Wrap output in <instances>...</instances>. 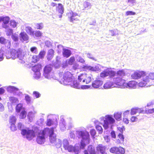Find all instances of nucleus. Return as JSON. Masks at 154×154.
Instances as JSON below:
<instances>
[{"label":"nucleus","instance_id":"obj_1","mask_svg":"<svg viewBox=\"0 0 154 154\" xmlns=\"http://www.w3.org/2000/svg\"><path fill=\"white\" fill-rule=\"evenodd\" d=\"M59 76L60 82L64 85H71L74 79L73 75L69 71L60 73Z\"/></svg>","mask_w":154,"mask_h":154},{"label":"nucleus","instance_id":"obj_2","mask_svg":"<svg viewBox=\"0 0 154 154\" xmlns=\"http://www.w3.org/2000/svg\"><path fill=\"white\" fill-rule=\"evenodd\" d=\"M26 54L22 52L20 48L17 50L11 48L10 49V51L6 54V57L8 58H12L14 59L17 57L20 60H22L26 57Z\"/></svg>","mask_w":154,"mask_h":154},{"label":"nucleus","instance_id":"obj_3","mask_svg":"<svg viewBox=\"0 0 154 154\" xmlns=\"http://www.w3.org/2000/svg\"><path fill=\"white\" fill-rule=\"evenodd\" d=\"M63 145L64 149L69 152H73L75 154H78L80 152V150L78 147L69 145V142L67 140L64 139L63 140Z\"/></svg>","mask_w":154,"mask_h":154},{"label":"nucleus","instance_id":"obj_4","mask_svg":"<svg viewBox=\"0 0 154 154\" xmlns=\"http://www.w3.org/2000/svg\"><path fill=\"white\" fill-rule=\"evenodd\" d=\"M21 134L25 136L29 140H32L35 136L34 131L28 129L22 130Z\"/></svg>","mask_w":154,"mask_h":154},{"label":"nucleus","instance_id":"obj_5","mask_svg":"<svg viewBox=\"0 0 154 154\" xmlns=\"http://www.w3.org/2000/svg\"><path fill=\"white\" fill-rule=\"evenodd\" d=\"M77 134L79 136L82 138V140L86 141L87 143H90V135L88 132L86 131H80L77 132Z\"/></svg>","mask_w":154,"mask_h":154},{"label":"nucleus","instance_id":"obj_6","mask_svg":"<svg viewBox=\"0 0 154 154\" xmlns=\"http://www.w3.org/2000/svg\"><path fill=\"white\" fill-rule=\"evenodd\" d=\"M116 74V72L114 71L106 69L100 73V76L102 78H104L108 76L110 78H112L114 77Z\"/></svg>","mask_w":154,"mask_h":154},{"label":"nucleus","instance_id":"obj_7","mask_svg":"<svg viewBox=\"0 0 154 154\" xmlns=\"http://www.w3.org/2000/svg\"><path fill=\"white\" fill-rule=\"evenodd\" d=\"M109 151L111 152L116 154H124L125 153L124 149L121 146L113 147L110 149Z\"/></svg>","mask_w":154,"mask_h":154},{"label":"nucleus","instance_id":"obj_8","mask_svg":"<svg viewBox=\"0 0 154 154\" xmlns=\"http://www.w3.org/2000/svg\"><path fill=\"white\" fill-rule=\"evenodd\" d=\"M151 82L148 76L146 75V73L145 72V75L142 77L141 81L139 83L138 85L139 86L143 87L145 86L147 84H150Z\"/></svg>","mask_w":154,"mask_h":154},{"label":"nucleus","instance_id":"obj_9","mask_svg":"<svg viewBox=\"0 0 154 154\" xmlns=\"http://www.w3.org/2000/svg\"><path fill=\"white\" fill-rule=\"evenodd\" d=\"M145 75V72L143 71H138L132 74L131 77L132 79H136L142 78Z\"/></svg>","mask_w":154,"mask_h":154},{"label":"nucleus","instance_id":"obj_10","mask_svg":"<svg viewBox=\"0 0 154 154\" xmlns=\"http://www.w3.org/2000/svg\"><path fill=\"white\" fill-rule=\"evenodd\" d=\"M125 81L120 77H116L113 79V83L116 85L124 88Z\"/></svg>","mask_w":154,"mask_h":154},{"label":"nucleus","instance_id":"obj_11","mask_svg":"<svg viewBox=\"0 0 154 154\" xmlns=\"http://www.w3.org/2000/svg\"><path fill=\"white\" fill-rule=\"evenodd\" d=\"M67 16L71 22H73L74 21L78 20L79 16L78 14L76 13H74L71 11L67 14Z\"/></svg>","mask_w":154,"mask_h":154},{"label":"nucleus","instance_id":"obj_12","mask_svg":"<svg viewBox=\"0 0 154 154\" xmlns=\"http://www.w3.org/2000/svg\"><path fill=\"white\" fill-rule=\"evenodd\" d=\"M45 135H44L42 131L38 133V134L36 138L37 143L39 144H42L45 141Z\"/></svg>","mask_w":154,"mask_h":154},{"label":"nucleus","instance_id":"obj_13","mask_svg":"<svg viewBox=\"0 0 154 154\" xmlns=\"http://www.w3.org/2000/svg\"><path fill=\"white\" fill-rule=\"evenodd\" d=\"M16 121V117L14 116H11L9 118V123L11 124L10 128L12 131L16 130V127L15 126V124Z\"/></svg>","mask_w":154,"mask_h":154},{"label":"nucleus","instance_id":"obj_14","mask_svg":"<svg viewBox=\"0 0 154 154\" xmlns=\"http://www.w3.org/2000/svg\"><path fill=\"white\" fill-rule=\"evenodd\" d=\"M84 154H97L94 147L92 145H89L87 147V149L84 151Z\"/></svg>","mask_w":154,"mask_h":154},{"label":"nucleus","instance_id":"obj_15","mask_svg":"<svg viewBox=\"0 0 154 154\" xmlns=\"http://www.w3.org/2000/svg\"><path fill=\"white\" fill-rule=\"evenodd\" d=\"M42 65L40 64H38L32 67V70L35 72V74H36V72H37L38 76H35L36 77L39 78L40 76V71L42 69Z\"/></svg>","mask_w":154,"mask_h":154},{"label":"nucleus","instance_id":"obj_16","mask_svg":"<svg viewBox=\"0 0 154 154\" xmlns=\"http://www.w3.org/2000/svg\"><path fill=\"white\" fill-rule=\"evenodd\" d=\"M54 128L53 127H51V128H44L42 131L44 135H46L48 134L49 136H50L55 134L54 132Z\"/></svg>","mask_w":154,"mask_h":154},{"label":"nucleus","instance_id":"obj_17","mask_svg":"<svg viewBox=\"0 0 154 154\" xmlns=\"http://www.w3.org/2000/svg\"><path fill=\"white\" fill-rule=\"evenodd\" d=\"M58 6L56 7V10L58 14L59 18H61L62 16V14L64 13V8L63 5L61 3L58 4Z\"/></svg>","mask_w":154,"mask_h":154},{"label":"nucleus","instance_id":"obj_18","mask_svg":"<svg viewBox=\"0 0 154 154\" xmlns=\"http://www.w3.org/2000/svg\"><path fill=\"white\" fill-rule=\"evenodd\" d=\"M66 61L65 63L63 64V67L65 68L68 66V65H72L75 63V59L74 56L71 57L68 60Z\"/></svg>","mask_w":154,"mask_h":154},{"label":"nucleus","instance_id":"obj_19","mask_svg":"<svg viewBox=\"0 0 154 154\" xmlns=\"http://www.w3.org/2000/svg\"><path fill=\"white\" fill-rule=\"evenodd\" d=\"M52 70V68L49 65L46 66L44 69L43 75L45 78H48Z\"/></svg>","mask_w":154,"mask_h":154},{"label":"nucleus","instance_id":"obj_20","mask_svg":"<svg viewBox=\"0 0 154 154\" xmlns=\"http://www.w3.org/2000/svg\"><path fill=\"white\" fill-rule=\"evenodd\" d=\"M70 85L73 88L78 89H85L86 87L85 85H81L77 81L74 80L71 84V85Z\"/></svg>","mask_w":154,"mask_h":154},{"label":"nucleus","instance_id":"obj_21","mask_svg":"<svg viewBox=\"0 0 154 154\" xmlns=\"http://www.w3.org/2000/svg\"><path fill=\"white\" fill-rule=\"evenodd\" d=\"M137 84V82L134 81H130L127 83L125 82L124 88H135L136 87Z\"/></svg>","mask_w":154,"mask_h":154},{"label":"nucleus","instance_id":"obj_22","mask_svg":"<svg viewBox=\"0 0 154 154\" xmlns=\"http://www.w3.org/2000/svg\"><path fill=\"white\" fill-rule=\"evenodd\" d=\"M97 151L101 154H106V147L101 144L98 145L96 147Z\"/></svg>","mask_w":154,"mask_h":154},{"label":"nucleus","instance_id":"obj_23","mask_svg":"<svg viewBox=\"0 0 154 154\" xmlns=\"http://www.w3.org/2000/svg\"><path fill=\"white\" fill-rule=\"evenodd\" d=\"M10 20V18L8 17H3V23L2 24V27L3 28L7 29L8 27V25Z\"/></svg>","mask_w":154,"mask_h":154},{"label":"nucleus","instance_id":"obj_24","mask_svg":"<svg viewBox=\"0 0 154 154\" xmlns=\"http://www.w3.org/2000/svg\"><path fill=\"white\" fill-rule=\"evenodd\" d=\"M103 84V81L101 80H96L93 82L92 86L94 88H98L102 86Z\"/></svg>","mask_w":154,"mask_h":154},{"label":"nucleus","instance_id":"obj_25","mask_svg":"<svg viewBox=\"0 0 154 154\" xmlns=\"http://www.w3.org/2000/svg\"><path fill=\"white\" fill-rule=\"evenodd\" d=\"M71 51L70 50L65 48L63 49L62 55L64 57L68 58L71 55Z\"/></svg>","mask_w":154,"mask_h":154},{"label":"nucleus","instance_id":"obj_26","mask_svg":"<svg viewBox=\"0 0 154 154\" xmlns=\"http://www.w3.org/2000/svg\"><path fill=\"white\" fill-rule=\"evenodd\" d=\"M54 51L52 49H50L48 51L47 56V58L48 60H52L54 56Z\"/></svg>","mask_w":154,"mask_h":154},{"label":"nucleus","instance_id":"obj_27","mask_svg":"<svg viewBox=\"0 0 154 154\" xmlns=\"http://www.w3.org/2000/svg\"><path fill=\"white\" fill-rule=\"evenodd\" d=\"M143 110L141 109L138 108H133L131 109V115H134L137 113H141L143 112Z\"/></svg>","mask_w":154,"mask_h":154},{"label":"nucleus","instance_id":"obj_28","mask_svg":"<svg viewBox=\"0 0 154 154\" xmlns=\"http://www.w3.org/2000/svg\"><path fill=\"white\" fill-rule=\"evenodd\" d=\"M124 137L122 134L119 133L118 136V139L116 140V143L117 144H121L124 141Z\"/></svg>","mask_w":154,"mask_h":154},{"label":"nucleus","instance_id":"obj_29","mask_svg":"<svg viewBox=\"0 0 154 154\" xmlns=\"http://www.w3.org/2000/svg\"><path fill=\"white\" fill-rule=\"evenodd\" d=\"M20 37L21 38V40L26 41L28 40L29 38L28 35L24 32H21L20 34Z\"/></svg>","mask_w":154,"mask_h":154},{"label":"nucleus","instance_id":"obj_30","mask_svg":"<svg viewBox=\"0 0 154 154\" xmlns=\"http://www.w3.org/2000/svg\"><path fill=\"white\" fill-rule=\"evenodd\" d=\"M24 108L23 107L22 104L20 103L18 104L16 106L15 110L17 113H19L22 109H24Z\"/></svg>","mask_w":154,"mask_h":154},{"label":"nucleus","instance_id":"obj_31","mask_svg":"<svg viewBox=\"0 0 154 154\" xmlns=\"http://www.w3.org/2000/svg\"><path fill=\"white\" fill-rule=\"evenodd\" d=\"M89 143H87L86 141L84 140H81L79 145V150L80 149H84L86 145L87 144H88Z\"/></svg>","mask_w":154,"mask_h":154},{"label":"nucleus","instance_id":"obj_32","mask_svg":"<svg viewBox=\"0 0 154 154\" xmlns=\"http://www.w3.org/2000/svg\"><path fill=\"white\" fill-rule=\"evenodd\" d=\"M56 135L55 134L49 136V139L50 142L51 143H54L57 140Z\"/></svg>","mask_w":154,"mask_h":154},{"label":"nucleus","instance_id":"obj_33","mask_svg":"<svg viewBox=\"0 0 154 154\" xmlns=\"http://www.w3.org/2000/svg\"><path fill=\"white\" fill-rule=\"evenodd\" d=\"M113 85V83L110 81L107 82L104 85L105 89H108L111 88Z\"/></svg>","mask_w":154,"mask_h":154},{"label":"nucleus","instance_id":"obj_34","mask_svg":"<svg viewBox=\"0 0 154 154\" xmlns=\"http://www.w3.org/2000/svg\"><path fill=\"white\" fill-rule=\"evenodd\" d=\"M9 100L11 103L12 104H15L19 102L18 99L13 97H11L9 98Z\"/></svg>","mask_w":154,"mask_h":154},{"label":"nucleus","instance_id":"obj_35","mask_svg":"<svg viewBox=\"0 0 154 154\" xmlns=\"http://www.w3.org/2000/svg\"><path fill=\"white\" fill-rule=\"evenodd\" d=\"M25 30L26 32L30 35L34 34V31L32 30V28L30 26H27L26 27Z\"/></svg>","mask_w":154,"mask_h":154},{"label":"nucleus","instance_id":"obj_36","mask_svg":"<svg viewBox=\"0 0 154 154\" xmlns=\"http://www.w3.org/2000/svg\"><path fill=\"white\" fill-rule=\"evenodd\" d=\"M85 82L87 84L89 83L91 80V75L90 74L85 73Z\"/></svg>","mask_w":154,"mask_h":154},{"label":"nucleus","instance_id":"obj_37","mask_svg":"<svg viewBox=\"0 0 154 154\" xmlns=\"http://www.w3.org/2000/svg\"><path fill=\"white\" fill-rule=\"evenodd\" d=\"M105 121L108 123L109 124H112L115 122L114 119L111 116H108L105 119Z\"/></svg>","mask_w":154,"mask_h":154},{"label":"nucleus","instance_id":"obj_38","mask_svg":"<svg viewBox=\"0 0 154 154\" xmlns=\"http://www.w3.org/2000/svg\"><path fill=\"white\" fill-rule=\"evenodd\" d=\"M85 73H82L78 76V80L80 81H82L85 82Z\"/></svg>","mask_w":154,"mask_h":154},{"label":"nucleus","instance_id":"obj_39","mask_svg":"<svg viewBox=\"0 0 154 154\" xmlns=\"http://www.w3.org/2000/svg\"><path fill=\"white\" fill-rule=\"evenodd\" d=\"M91 7V4L90 3L87 2H85L83 4V9H85L86 8H90Z\"/></svg>","mask_w":154,"mask_h":154},{"label":"nucleus","instance_id":"obj_40","mask_svg":"<svg viewBox=\"0 0 154 154\" xmlns=\"http://www.w3.org/2000/svg\"><path fill=\"white\" fill-rule=\"evenodd\" d=\"M26 112L25 110H23L20 114V118L23 119L26 117Z\"/></svg>","mask_w":154,"mask_h":154},{"label":"nucleus","instance_id":"obj_41","mask_svg":"<svg viewBox=\"0 0 154 154\" xmlns=\"http://www.w3.org/2000/svg\"><path fill=\"white\" fill-rule=\"evenodd\" d=\"M8 91L12 92L18 90V89L13 86H9L8 88Z\"/></svg>","mask_w":154,"mask_h":154},{"label":"nucleus","instance_id":"obj_42","mask_svg":"<svg viewBox=\"0 0 154 154\" xmlns=\"http://www.w3.org/2000/svg\"><path fill=\"white\" fill-rule=\"evenodd\" d=\"M39 60V58L38 56L33 55L32 59V61L34 63H36Z\"/></svg>","mask_w":154,"mask_h":154},{"label":"nucleus","instance_id":"obj_43","mask_svg":"<svg viewBox=\"0 0 154 154\" xmlns=\"http://www.w3.org/2000/svg\"><path fill=\"white\" fill-rule=\"evenodd\" d=\"M115 118L117 120H120L121 117V114L119 112H116L114 113Z\"/></svg>","mask_w":154,"mask_h":154},{"label":"nucleus","instance_id":"obj_44","mask_svg":"<svg viewBox=\"0 0 154 154\" xmlns=\"http://www.w3.org/2000/svg\"><path fill=\"white\" fill-rule=\"evenodd\" d=\"M46 54V52L44 51H40L38 55V56L39 58L43 59Z\"/></svg>","mask_w":154,"mask_h":154},{"label":"nucleus","instance_id":"obj_45","mask_svg":"<svg viewBox=\"0 0 154 154\" xmlns=\"http://www.w3.org/2000/svg\"><path fill=\"white\" fill-rule=\"evenodd\" d=\"M118 76H123L125 75V73L123 70H119L117 72Z\"/></svg>","mask_w":154,"mask_h":154},{"label":"nucleus","instance_id":"obj_46","mask_svg":"<svg viewBox=\"0 0 154 154\" xmlns=\"http://www.w3.org/2000/svg\"><path fill=\"white\" fill-rule=\"evenodd\" d=\"M35 26L38 29H41L43 27V25L42 23H37L36 24Z\"/></svg>","mask_w":154,"mask_h":154},{"label":"nucleus","instance_id":"obj_47","mask_svg":"<svg viewBox=\"0 0 154 154\" xmlns=\"http://www.w3.org/2000/svg\"><path fill=\"white\" fill-rule=\"evenodd\" d=\"M91 67L87 65L84 66L82 67V69L84 71L90 70L91 69Z\"/></svg>","mask_w":154,"mask_h":154},{"label":"nucleus","instance_id":"obj_48","mask_svg":"<svg viewBox=\"0 0 154 154\" xmlns=\"http://www.w3.org/2000/svg\"><path fill=\"white\" fill-rule=\"evenodd\" d=\"M25 100L27 103H29L31 102V98L30 97L28 94L25 96Z\"/></svg>","mask_w":154,"mask_h":154},{"label":"nucleus","instance_id":"obj_49","mask_svg":"<svg viewBox=\"0 0 154 154\" xmlns=\"http://www.w3.org/2000/svg\"><path fill=\"white\" fill-rule=\"evenodd\" d=\"M96 128L98 131L99 134H101L103 132V129L102 127L99 125H97L96 126Z\"/></svg>","mask_w":154,"mask_h":154},{"label":"nucleus","instance_id":"obj_50","mask_svg":"<svg viewBox=\"0 0 154 154\" xmlns=\"http://www.w3.org/2000/svg\"><path fill=\"white\" fill-rule=\"evenodd\" d=\"M7 42V40L4 37H0V43L2 44H5Z\"/></svg>","mask_w":154,"mask_h":154},{"label":"nucleus","instance_id":"obj_51","mask_svg":"<svg viewBox=\"0 0 154 154\" xmlns=\"http://www.w3.org/2000/svg\"><path fill=\"white\" fill-rule=\"evenodd\" d=\"M136 14V13L135 12H133L131 11H128L126 12L125 14L126 16L128 15H134Z\"/></svg>","mask_w":154,"mask_h":154},{"label":"nucleus","instance_id":"obj_52","mask_svg":"<svg viewBox=\"0 0 154 154\" xmlns=\"http://www.w3.org/2000/svg\"><path fill=\"white\" fill-rule=\"evenodd\" d=\"M30 51L32 53L36 54L37 53V48L35 47H32L30 48Z\"/></svg>","mask_w":154,"mask_h":154},{"label":"nucleus","instance_id":"obj_53","mask_svg":"<svg viewBox=\"0 0 154 154\" xmlns=\"http://www.w3.org/2000/svg\"><path fill=\"white\" fill-rule=\"evenodd\" d=\"M148 76L151 82L152 80H154V73H150Z\"/></svg>","mask_w":154,"mask_h":154},{"label":"nucleus","instance_id":"obj_54","mask_svg":"<svg viewBox=\"0 0 154 154\" xmlns=\"http://www.w3.org/2000/svg\"><path fill=\"white\" fill-rule=\"evenodd\" d=\"M46 125L50 126L53 124V122L50 119H48L47 120L46 122Z\"/></svg>","mask_w":154,"mask_h":154},{"label":"nucleus","instance_id":"obj_55","mask_svg":"<svg viewBox=\"0 0 154 154\" xmlns=\"http://www.w3.org/2000/svg\"><path fill=\"white\" fill-rule=\"evenodd\" d=\"M145 112L147 114H151L154 113V108L146 110L145 111Z\"/></svg>","mask_w":154,"mask_h":154},{"label":"nucleus","instance_id":"obj_56","mask_svg":"<svg viewBox=\"0 0 154 154\" xmlns=\"http://www.w3.org/2000/svg\"><path fill=\"white\" fill-rule=\"evenodd\" d=\"M90 133L92 137L94 138V136L96 134L95 130L94 129H91L90 131Z\"/></svg>","mask_w":154,"mask_h":154},{"label":"nucleus","instance_id":"obj_57","mask_svg":"<svg viewBox=\"0 0 154 154\" xmlns=\"http://www.w3.org/2000/svg\"><path fill=\"white\" fill-rule=\"evenodd\" d=\"M10 25L13 28H14L17 26V23L14 20H11L10 22Z\"/></svg>","mask_w":154,"mask_h":154},{"label":"nucleus","instance_id":"obj_58","mask_svg":"<svg viewBox=\"0 0 154 154\" xmlns=\"http://www.w3.org/2000/svg\"><path fill=\"white\" fill-rule=\"evenodd\" d=\"M6 32L7 35L9 36L13 33V30L11 29H9L7 30Z\"/></svg>","mask_w":154,"mask_h":154},{"label":"nucleus","instance_id":"obj_59","mask_svg":"<svg viewBox=\"0 0 154 154\" xmlns=\"http://www.w3.org/2000/svg\"><path fill=\"white\" fill-rule=\"evenodd\" d=\"M36 37H41L42 35V33L40 31H36L34 33Z\"/></svg>","mask_w":154,"mask_h":154},{"label":"nucleus","instance_id":"obj_60","mask_svg":"<svg viewBox=\"0 0 154 154\" xmlns=\"http://www.w3.org/2000/svg\"><path fill=\"white\" fill-rule=\"evenodd\" d=\"M33 95L36 98H38L40 97V94L38 92L36 91L33 92Z\"/></svg>","mask_w":154,"mask_h":154},{"label":"nucleus","instance_id":"obj_61","mask_svg":"<svg viewBox=\"0 0 154 154\" xmlns=\"http://www.w3.org/2000/svg\"><path fill=\"white\" fill-rule=\"evenodd\" d=\"M109 124L106 121L104 120V124L103 125V127L105 129H107L108 128L109 125Z\"/></svg>","mask_w":154,"mask_h":154},{"label":"nucleus","instance_id":"obj_62","mask_svg":"<svg viewBox=\"0 0 154 154\" xmlns=\"http://www.w3.org/2000/svg\"><path fill=\"white\" fill-rule=\"evenodd\" d=\"M137 119V118L136 116H133L131 117L130 120L131 122H136Z\"/></svg>","mask_w":154,"mask_h":154},{"label":"nucleus","instance_id":"obj_63","mask_svg":"<svg viewBox=\"0 0 154 154\" xmlns=\"http://www.w3.org/2000/svg\"><path fill=\"white\" fill-rule=\"evenodd\" d=\"M118 131H119L121 132L120 133L122 134L123 132V129H124L123 126H122V127H118L117 128Z\"/></svg>","mask_w":154,"mask_h":154},{"label":"nucleus","instance_id":"obj_64","mask_svg":"<svg viewBox=\"0 0 154 154\" xmlns=\"http://www.w3.org/2000/svg\"><path fill=\"white\" fill-rule=\"evenodd\" d=\"M11 38L15 42L17 41L18 40V37L15 35H12Z\"/></svg>","mask_w":154,"mask_h":154}]
</instances>
